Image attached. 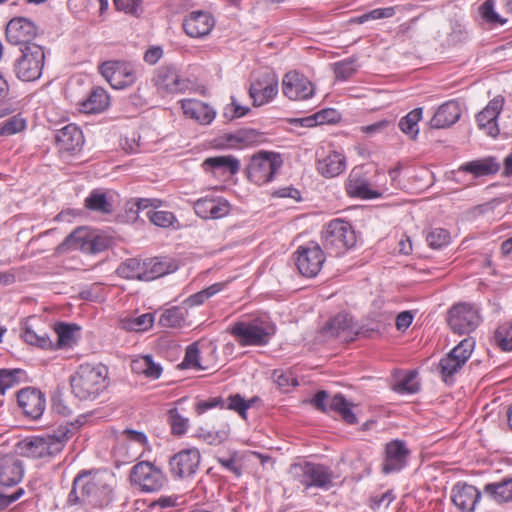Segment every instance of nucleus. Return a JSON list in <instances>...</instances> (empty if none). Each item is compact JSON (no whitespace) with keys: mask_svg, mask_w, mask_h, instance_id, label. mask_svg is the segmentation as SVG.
Returning a JSON list of instances; mask_svg holds the SVG:
<instances>
[{"mask_svg":"<svg viewBox=\"0 0 512 512\" xmlns=\"http://www.w3.org/2000/svg\"><path fill=\"white\" fill-rule=\"evenodd\" d=\"M260 137V134L253 130H243L239 131L236 135L231 136L230 140H235L238 143H242L246 146L253 145L258 142V138Z\"/></svg>","mask_w":512,"mask_h":512,"instance_id":"nucleus-63","label":"nucleus"},{"mask_svg":"<svg viewBox=\"0 0 512 512\" xmlns=\"http://www.w3.org/2000/svg\"><path fill=\"white\" fill-rule=\"evenodd\" d=\"M198 436L208 442L210 445H218L223 443L228 438V433L224 430L209 432L201 428L198 431Z\"/></svg>","mask_w":512,"mask_h":512,"instance_id":"nucleus-61","label":"nucleus"},{"mask_svg":"<svg viewBox=\"0 0 512 512\" xmlns=\"http://www.w3.org/2000/svg\"><path fill=\"white\" fill-rule=\"evenodd\" d=\"M183 113L201 124H209L215 118L216 112L206 103L196 99L181 101Z\"/></svg>","mask_w":512,"mask_h":512,"instance_id":"nucleus-30","label":"nucleus"},{"mask_svg":"<svg viewBox=\"0 0 512 512\" xmlns=\"http://www.w3.org/2000/svg\"><path fill=\"white\" fill-rule=\"evenodd\" d=\"M278 93V78L274 73H264L249 88V95L254 106H261L271 101Z\"/></svg>","mask_w":512,"mask_h":512,"instance_id":"nucleus-17","label":"nucleus"},{"mask_svg":"<svg viewBox=\"0 0 512 512\" xmlns=\"http://www.w3.org/2000/svg\"><path fill=\"white\" fill-rule=\"evenodd\" d=\"M200 460L201 455L198 449H183L170 458L169 470L175 478H188L196 473Z\"/></svg>","mask_w":512,"mask_h":512,"instance_id":"nucleus-15","label":"nucleus"},{"mask_svg":"<svg viewBox=\"0 0 512 512\" xmlns=\"http://www.w3.org/2000/svg\"><path fill=\"white\" fill-rule=\"evenodd\" d=\"M328 392L325 390L318 391L313 399L311 400L312 405L321 412H335L337 414L343 409V406L347 403V400L342 394H336L332 398L328 399Z\"/></svg>","mask_w":512,"mask_h":512,"instance_id":"nucleus-33","label":"nucleus"},{"mask_svg":"<svg viewBox=\"0 0 512 512\" xmlns=\"http://www.w3.org/2000/svg\"><path fill=\"white\" fill-rule=\"evenodd\" d=\"M450 240V233L443 228H432L426 235V241L433 249H441L447 246Z\"/></svg>","mask_w":512,"mask_h":512,"instance_id":"nucleus-48","label":"nucleus"},{"mask_svg":"<svg viewBox=\"0 0 512 512\" xmlns=\"http://www.w3.org/2000/svg\"><path fill=\"white\" fill-rule=\"evenodd\" d=\"M500 164L492 157L470 161L460 166V170L473 174L475 177L491 175L498 172Z\"/></svg>","mask_w":512,"mask_h":512,"instance_id":"nucleus-35","label":"nucleus"},{"mask_svg":"<svg viewBox=\"0 0 512 512\" xmlns=\"http://www.w3.org/2000/svg\"><path fill=\"white\" fill-rule=\"evenodd\" d=\"M282 165L283 160L279 153L260 151L251 157L246 169L247 177L257 185L266 184L273 180Z\"/></svg>","mask_w":512,"mask_h":512,"instance_id":"nucleus-8","label":"nucleus"},{"mask_svg":"<svg viewBox=\"0 0 512 512\" xmlns=\"http://www.w3.org/2000/svg\"><path fill=\"white\" fill-rule=\"evenodd\" d=\"M258 400L257 397H253L250 400H245L240 394L230 395L226 401L224 408L237 412L243 419L246 418L247 410Z\"/></svg>","mask_w":512,"mask_h":512,"instance_id":"nucleus-45","label":"nucleus"},{"mask_svg":"<svg viewBox=\"0 0 512 512\" xmlns=\"http://www.w3.org/2000/svg\"><path fill=\"white\" fill-rule=\"evenodd\" d=\"M26 126L25 120L19 116L6 119L0 128L1 135H13L22 131Z\"/></svg>","mask_w":512,"mask_h":512,"instance_id":"nucleus-55","label":"nucleus"},{"mask_svg":"<svg viewBox=\"0 0 512 512\" xmlns=\"http://www.w3.org/2000/svg\"><path fill=\"white\" fill-rule=\"evenodd\" d=\"M416 377V371H409L402 380L393 385L392 389L400 394H414L418 392L420 388L419 383L415 381Z\"/></svg>","mask_w":512,"mask_h":512,"instance_id":"nucleus-47","label":"nucleus"},{"mask_svg":"<svg viewBox=\"0 0 512 512\" xmlns=\"http://www.w3.org/2000/svg\"><path fill=\"white\" fill-rule=\"evenodd\" d=\"M142 0H113L114 6L118 11L138 16L140 14V5Z\"/></svg>","mask_w":512,"mask_h":512,"instance_id":"nucleus-59","label":"nucleus"},{"mask_svg":"<svg viewBox=\"0 0 512 512\" xmlns=\"http://www.w3.org/2000/svg\"><path fill=\"white\" fill-rule=\"evenodd\" d=\"M38 34L34 22L26 17H14L6 26V38L13 45L20 47L37 45L33 42Z\"/></svg>","mask_w":512,"mask_h":512,"instance_id":"nucleus-14","label":"nucleus"},{"mask_svg":"<svg viewBox=\"0 0 512 512\" xmlns=\"http://www.w3.org/2000/svg\"><path fill=\"white\" fill-rule=\"evenodd\" d=\"M14 61V73L22 81L31 82L40 78L45 63V53L41 45L19 48Z\"/></svg>","mask_w":512,"mask_h":512,"instance_id":"nucleus-4","label":"nucleus"},{"mask_svg":"<svg viewBox=\"0 0 512 512\" xmlns=\"http://www.w3.org/2000/svg\"><path fill=\"white\" fill-rule=\"evenodd\" d=\"M461 116V109L456 101H448L442 104L429 124L433 129H443L456 123Z\"/></svg>","mask_w":512,"mask_h":512,"instance_id":"nucleus-29","label":"nucleus"},{"mask_svg":"<svg viewBox=\"0 0 512 512\" xmlns=\"http://www.w3.org/2000/svg\"><path fill=\"white\" fill-rule=\"evenodd\" d=\"M110 105V97L101 87L94 88L88 98L81 103V111L88 114L101 113Z\"/></svg>","mask_w":512,"mask_h":512,"instance_id":"nucleus-34","label":"nucleus"},{"mask_svg":"<svg viewBox=\"0 0 512 512\" xmlns=\"http://www.w3.org/2000/svg\"><path fill=\"white\" fill-rule=\"evenodd\" d=\"M352 319L348 314L339 313L325 326V330L332 336L338 337L341 333L351 330Z\"/></svg>","mask_w":512,"mask_h":512,"instance_id":"nucleus-41","label":"nucleus"},{"mask_svg":"<svg viewBox=\"0 0 512 512\" xmlns=\"http://www.w3.org/2000/svg\"><path fill=\"white\" fill-rule=\"evenodd\" d=\"M21 373V370H8L1 369L0 370V393L4 394L5 391L12 386H14L18 381V374Z\"/></svg>","mask_w":512,"mask_h":512,"instance_id":"nucleus-56","label":"nucleus"},{"mask_svg":"<svg viewBox=\"0 0 512 512\" xmlns=\"http://www.w3.org/2000/svg\"><path fill=\"white\" fill-rule=\"evenodd\" d=\"M159 91L165 93H178L187 88V83L181 78L174 66L166 65L157 69L153 78Z\"/></svg>","mask_w":512,"mask_h":512,"instance_id":"nucleus-21","label":"nucleus"},{"mask_svg":"<svg viewBox=\"0 0 512 512\" xmlns=\"http://www.w3.org/2000/svg\"><path fill=\"white\" fill-rule=\"evenodd\" d=\"M73 422L59 424L55 429L43 436L26 438L21 442V452L31 458H44L55 456L62 451L65 443L78 430Z\"/></svg>","mask_w":512,"mask_h":512,"instance_id":"nucleus-1","label":"nucleus"},{"mask_svg":"<svg viewBox=\"0 0 512 512\" xmlns=\"http://www.w3.org/2000/svg\"><path fill=\"white\" fill-rule=\"evenodd\" d=\"M88 479H83V496L91 506H104L112 500V483L114 475L108 470L89 472Z\"/></svg>","mask_w":512,"mask_h":512,"instance_id":"nucleus-5","label":"nucleus"},{"mask_svg":"<svg viewBox=\"0 0 512 512\" xmlns=\"http://www.w3.org/2000/svg\"><path fill=\"white\" fill-rule=\"evenodd\" d=\"M17 402L26 417L39 419L46 406L44 394L33 387L21 389L17 394Z\"/></svg>","mask_w":512,"mask_h":512,"instance_id":"nucleus-18","label":"nucleus"},{"mask_svg":"<svg viewBox=\"0 0 512 512\" xmlns=\"http://www.w3.org/2000/svg\"><path fill=\"white\" fill-rule=\"evenodd\" d=\"M495 340L504 351H512V323L500 325L495 332Z\"/></svg>","mask_w":512,"mask_h":512,"instance_id":"nucleus-52","label":"nucleus"},{"mask_svg":"<svg viewBox=\"0 0 512 512\" xmlns=\"http://www.w3.org/2000/svg\"><path fill=\"white\" fill-rule=\"evenodd\" d=\"M410 450L406 443L396 439L388 442L385 446V459L382 465V471L385 474L398 472L405 467Z\"/></svg>","mask_w":512,"mask_h":512,"instance_id":"nucleus-20","label":"nucleus"},{"mask_svg":"<svg viewBox=\"0 0 512 512\" xmlns=\"http://www.w3.org/2000/svg\"><path fill=\"white\" fill-rule=\"evenodd\" d=\"M24 493L22 488H18L12 494H5L0 492V510L7 508L10 504L17 501Z\"/></svg>","mask_w":512,"mask_h":512,"instance_id":"nucleus-64","label":"nucleus"},{"mask_svg":"<svg viewBox=\"0 0 512 512\" xmlns=\"http://www.w3.org/2000/svg\"><path fill=\"white\" fill-rule=\"evenodd\" d=\"M226 405V401L223 397H212L206 400H200L195 404V411L198 415L205 413L207 410L212 408H224Z\"/></svg>","mask_w":512,"mask_h":512,"instance_id":"nucleus-57","label":"nucleus"},{"mask_svg":"<svg viewBox=\"0 0 512 512\" xmlns=\"http://www.w3.org/2000/svg\"><path fill=\"white\" fill-rule=\"evenodd\" d=\"M481 498V492L473 485L458 482L451 490L452 503L461 512H474Z\"/></svg>","mask_w":512,"mask_h":512,"instance_id":"nucleus-22","label":"nucleus"},{"mask_svg":"<svg viewBox=\"0 0 512 512\" xmlns=\"http://www.w3.org/2000/svg\"><path fill=\"white\" fill-rule=\"evenodd\" d=\"M346 168L345 156L337 151H330L328 155L318 160V172L327 178L336 177Z\"/></svg>","mask_w":512,"mask_h":512,"instance_id":"nucleus-31","label":"nucleus"},{"mask_svg":"<svg viewBox=\"0 0 512 512\" xmlns=\"http://www.w3.org/2000/svg\"><path fill=\"white\" fill-rule=\"evenodd\" d=\"M473 348L474 341L472 339H464L440 360L438 371L446 384L451 385L454 383V376L470 358Z\"/></svg>","mask_w":512,"mask_h":512,"instance_id":"nucleus-9","label":"nucleus"},{"mask_svg":"<svg viewBox=\"0 0 512 512\" xmlns=\"http://www.w3.org/2000/svg\"><path fill=\"white\" fill-rule=\"evenodd\" d=\"M133 369L143 373L147 378L158 379L162 373V367L155 363L151 355H144L133 362Z\"/></svg>","mask_w":512,"mask_h":512,"instance_id":"nucleus-39","label":"nucleus"},{"mask_svg":"<svg viewBox=\"0 0 512 512\" xmlns=\"http://www.w3.org/2000/svg\"><path fill=\"white\" fill-rule=\"evenodd\" d=\"M54 139L58 148L66 152L79 150L84 144L82 131L74 124H68L57 130Z\"/></svg>","mask_w":512,"mask_h":512,"instance_id":"nucleus-26","label":"nucleus"},{"mask_svg":"<svg viewBox=\"0 0 512 512\" xmlns=\"http://www.w3.org/2000/svg\"><path fill=\"white\" fill-rule=\"evenodd\" d=\"M422 113V108H415L410 111L406 116L400 119L398 124L399 129L412 139H415L419 133L418 122L422 118Z\"/></svg>","mask_w":512,"mask_h":512,"instance_id":"nucleus-37","label":"nucleus"},{"mask_svg":"<svg viewBox=\"0 0 512 512\" xmlns=\"http://www.w3.org/2000/svg\"><path fill=\"white\" fill-rule=\"evenodd\" d=\"M483 493L498 503L512 500V477L507 476L500 481L488 483L483 488Z\"/></svg>","mask_w":512,"mask_h":512,"instance_id":"nucleus-32","label":"nucleus"},{"mask_svg":"<svg viewBox=\"0 0 512 512\" xmlns=\"http://www.w3.org/2000/svg\"><path fill=\"white\" fill-rule=\"evenodd\" d=\"M230 333L241 346H263L274 334V327L267 321L254 319L249 322H236Z\"/></svg>","mask_w":512,"mask_h":512,"instance_id":"nucleus-7","label":"nucleus"},{"mask_svg":"<svg viewBox=\"0 0 512 512\" xmlns=\"http://www.w3.org/2000/svg\"><path fill=\"white\" fill-rule=\"evenodd\" d=\"M202 166L205 171H228L231 175H234L239 170V161L232 156H216L209 157L204 160Z\"/></svg>","mask_w":512,"mask_h":512,"instance_id":"nucleus-36","label":"nucleus"},{"mask_svg":"<svg viewBox=\"0 0 512 512\" xmlns=\"http://www.w3.org/2000/svg\"><path fill=\"white\" fill-rule=\"evenodd\" d=\"M225 286L224 282L214 283L211 286L189 296L184 303L189 307L203 304L207 299L222 291Z\"/></svg>","mask_w":512,"mask_h":512,"instance_id":"nucleus-43","label":"nucleus"},{"mask_svg":"<svg viewBox=\"0 0 512 512\" xmlns=\"http://www.w3.org/2000/svg\"><path fill=\"white\" fill-rule=\"evenodd\" d=\"M153 325V315L151 313L142 314L135 319H133L128 328L133 331H145L152 327Z\"/></svg>","mask_w":512,"mask_h":512,"instance_id":"nucleus-62","label":"nucleus"},{"mask_svg":"<svg viewBox=\"0 0 512 512\" xmlns=\"http://www.w3.org/2000/svg\"><path fill=\"white\" fill-rule=\"evenodd\" d=\"M480 323L478 310L471 304L460 303L451 307L448 312V324L453 332L468 334Z\"/></svg>","mask_w":512,"mask_h":512,"instance_id":"nucleus-12","label":"nucleus"},{"mask_svg":"<svg viewBox=\"0 0 512 512\" xmlns=\"http://www.w3.org/2000/svg\"><path fill=\"white\" fill-rule=\"evenodd\" d=\"M215 25L213 16L202 10L192 11L183 19V29L191 38H201L210 34Z\"/></svg>","mask_w":512,"mask_h":512,"instance_id":"nucleus-19","label":"nucleus"},{"mask_svg":"<svg viewBox=\"0 0 512 512\" xmlns=\"http://www.w3.org/2000/svg\"><path fill=\"white\" fill-rule=\"evenodd\" d=\"M322 245L331 256H339L356 245L357 238L351 223L331 220L322 231Z\"/></svg>","mask_w":512,"mask_h":512,"instance_id":"nucleus-3","label":"nucleus"},{"mask_svg":"<svg viewBox=\"0 0 512 512\" xmlns=\"http://www.w3.org/2000/svg\"><path fill=\"white\" fill-rule=\"evenodd\" d=\"M85 207L103 214L112 212V204L107 200L105 192L99 189L93 190L85 199Z\"/></svg>","mask_w":512,"mask_h":512,"instance_id":"nucleus-38","label":"nucleus"},{"mask_svg":"<svg viewBox=\"0 0 512 512\" xmlns=\"http://www.w3.org/2000/svg\"><path fill=\"white\" fill-rule=\"evenodd\" d=\"M87 236L88 234L84 228H77L65 238L62 246L75 250L84 249L86 243H89Z\"/></svg>","mask_w":512,"mask_h":512,"instance_id":"nucleus-50","label":"nucleus"},{"mask_svg":"<svg viewBox=\"0 0 512 512\" xmlns=\"http://www.w3.org/2000/svg\"><path fill=\"white\" fill-rule=\"evenodd\" d=\"M356 61L355 57H350L332 64L335 79L340 81L350 79L357 72Z\"/></svg>","mask_w":512,"mask_h":512,"instance_id":"nucleus-42","label":"nucleus"},{"mask_svg":"<svg viewBox=\"0 0 512 512\" xmlns=\"http://www.w3.org/2000/svg\"><path fill=\"white\" fill-rule=\"evenodd\" d=\"M183 321L184 314L180 307L166 309L159 317V324L166 328L179 327Z\"/></svg>","mask_w":512,"mask_h":512,"instance_id":"nucleus-46","label":"nucleus"},{"mask_svg":"<svg viewBox=\"0 0 512 512\" xmlns=\"http://www.w3.org/2000/svg\"><path fill=\"white\" fill-rule=\"evenodd\" d=\"M199 349L196 344H191L187 347L184 361L182 366L186 368L202 369L199 363Z\"/></svg>","mask_w":512,"mask_h":512,"instance_id":"nucleus-60","label":"nucleus"},{"mask_svg":"<svg viewBox=\"0 0 512 512\" xmlns=\"http://www.w3.org/2000/svg\"><path fill=\"white\" fill-rule=\"evenodd\" d=\"M282 91L291 100H305L313 96V84L296 71L286 73L282 80Z\"/></svg>","mask_w":512,"mask_h":512,"instance_id":"nucleus-16","label":"nucleus"},{"mask_svg":"<svg viewBox=\"0 0 512 512\" xmlns=\"http://www.w3.org/2000/svg\"><path fill=\"white\" fill-rule=\"evenodd\" d=\"M24 474L22 462L13 455L0 457V484L14 486L18 484Z\"/></svg>","mask_w":512,"mask_h":512,"instance_id":"nucleus-27","label":"nucleus"},{"mask_svg":"<svg viewBox=\"0 0 512 512\" xmlns=\"http://www.w3.org/2000/svg\"><path fill=\"white\" fill-rule=\"evenodd\" d=\"M345 189L350 197H357L361 199H374L381 196L375 190L369 187V183L366 178L362 175L361 170L353 169L346 182Z\"/></svg>","mask_w":512,"mask_h":512,"instance_id":"nucleus-25","label":"nucleus"},{"mask_svg":"<svg viewBox=\"0 0 512 512\" xmlns=\"http://www.w3.org/2000/svg\"><path fill=\"white\" fill-rule=\"evenodd\" d=\"M503 105L504 98L502 96H497L493 98L476 116L479 128L485 130L491 137H496L499 134L497 118L503 108Z\"/></svg>","mask_w":512,"mask_h":512,"instance_id":"nucleus-23","label":"nucleus"},{"mask_svg":"<svg viewBox=\"0 0 512 512\" xmlns=\"http://www.w3.org/2000/svg\"><path fill=\"white\" fill-rule=\"evenodd\" d=\"M142 281H151L163 277L178 269L175 260L169 257H154L143 261Z\"/></svg>","mask_w":512,"mask_h":512,"instance_id":"nucleus-24","label":"nucleus"},{"mask_svg":"<svg viewBox=\"0 0 512 512\" xmlns=\"http://www.w3.org/2000/svg\"><path fill=\"white\" fill-rule=\"evenodd\" d=\"M88 471H81L73 480L72 489L68 495L69 505H88V501L83 496V479L88 477Z\"/></svg>","mask_w":512,"mask_h":512,"instance_id":"nucleus-44","label":"nucleus"},{"mask_svg":"<svg viewBox=\"0 0 512 512\" xmlns=\"http://www.w3.org/2000/svg\"><path fill=\"white\" fill-rule=\"evenodd\" d=\"M146 216L154 225L163 228L171 226L175 220L174 214L168 211L149 210L146 212Z\"/></svg>","mask_w":512,"mask_h":512,"instance_id":"nucleus-54","label":"nucleus"},{"mask_svg":"<svg viewBox=\"0 0 512 512\" xmlns=\"http://www.w3.org/2000/svg\"><path fill=\"white\" fill-rule=\"evenodd\" d=\"M168 420L172 434L181 436L187 431L189 420L183 417L176 408L169 410Z\"/></svg>","mask_w":512,"mask_h":512,"instance_id":"nucleus-53","label":"nucleus"},{"mask_svg":"<svg viewBox=\"0 0 512 512\" xmlns=\"http://www.w3.org/2000/svg\"><path fill=\"white\" fill-rule=\"evenodd\" d=\"M99 73L114 89H124L136 81V70L133 64L125 61H105L98 67Z\"/></svg>","mask_w":512,"mask_h":512,"instance_id":"nucleus-10","label":"nucleus"},{"mask_svg":"<svg viewBox=\"0 0 512 512\" xmlns=\"http://www.w3.org/2000/svg\"><path fill=\"white\" fill-rule=\"evenodd\" d=\"M395 14L393 7L377 8L363 15L353 17L349 20L353 24H363L369 20H378L383 18H390Z\"/></svg>","mask_w":512,"mask_h":512,"instance_id":"nucleus-49","label":"nucleus"},{"mask_svg":"<svg viewBox=\"0 0 512 512\" xmlns=\"http://www.w3.org/2000/svg\"><path fill=\"white\" fill-rule=\"evenodd\" d=\"M143 262L136 258H129L122 262L116 269L118 276L125 279H136L142 281Z\"/></svg>","mask_w":512,"mask_h":512,"instance_id":"nucleus-40","label":"nucleus"},{"mask_svg":"<svg viewBox=\"0 0 512 512\" xmlns=\"http://www.w3.org/2000/svg\"><path fill=\"white\" fill-rule=\"evenodd\" d=\"M195 213L203 219H218L229 213V204L220 198H201L194 203Z\"/></svg>","mask_w":512,"mask_h":512,"instance_id":"nucleus-28","label":"nucleus"},{"mask_svg":"<svg viewBox=\"0 0 512 512\" xmlns=\"http://www.w3.org/2000/svg\"><path fill=\"white\" fill-rule=\"evenodd\" d=\"M296 266L299 272L306 277L316 276L325 261L324 252L317 243H309L306 246H300L295 252Z\"/></svg>","mask_w":512,"mask_h":512,"instance_id":"nucleus-13","label":"nucleus"},{"mask_svg":"<svg viewBox=\"0 0 512 512\" xmlns=\"http://www.w3.org/2000/svg\"><path fill=\"white\" fill-rule=\"evenodd\" d=\"M289 474L305 488L329 489L333 484V472L323 464L295 463L290 466Z\"/></svg>","mask_w":512,"mask_h":512,"instance_id":"nucleus-6","label":"nucleus"},{"mask_svg":"<svg viewBox=\"0 0 512 512\" xmlns=\"http://www.w3.org/2000/svg\"><path fill=\"white\" fill-rule=\"evenodd\" d=\"M494 0H486L480 7L482 17L490 23L504 24L503 20L494 10Z\"/></svg>","mask_w":512,"mask_h":512,"instance_id":"nucleus-58","label":"nucleus"},{"mask_svg":"<svg viewBox=\"0 0 512 512\" xmlns=\"http://www.w3.org/2000/svg\"><path fill=\"white\" fill-rule=\"evenodd\" d=\"M107 376L103 365L81 364L70 376L71 391L81 401H93L107 388Z\"/></svg>","mask_w":512,"mask_h":512,"instance_id":"nucleus-2","label":"nucleus"},{"mask_svg":"<svg viewBox=\"0 0 512 512\" xmlns=\"http://www.w3.org/2000/svg\"><path fill=\"white\" fill-rule=\"evenodd\" d=\"M78 328L75 325L59 323L55 328L57 345L59 347L70 346L74 341V333Z\"/></svg>","mask_w":512,"mask_h":512,"instance_id":"nucleus-51","label":"nucleus"},{"mask_svg":"<svg viewBox=\"0 0 512 512\" xmlns=\"http://www.w3.org/2000/svg\"><path fill=\"white\" fill-rule=\"evenodd\" d=\"M130 478L131 482L144 492L159 491L166 483V477L161 469L147 461H141L134 465Z\"/></svg>","mask_w":512,"mask_h":512,"instance_id":"nucleus-11","label":"nucleus"}]
</instances>
